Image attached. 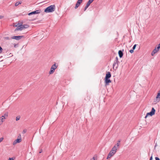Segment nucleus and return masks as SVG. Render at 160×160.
<instances>
[{"instance_id":"29","label":"nucleus","mask_w":160,"mask_h":160,"mask_svg":"<svg viewBox=\"0 0 160 160\" xmlns=\"http://www.w3.org/2000/svg\"><path fill=\"white\" fill-rule=\"evenodd\" d=\"M130 51V52L131 53H133V52H134V51H133V49L131 50H130V51Z\"/></svg>"},{"instance_id":"39","label":"nucleus","mask_w":160,"mask_h":160,"mask_svg":"<svg viewBox=\"0 0 160 160\" xmlns=\"http://www.w3.org/2000/svg\"><path fill=\"white\" fill-rule=\"evenodd\" d=\"M118 65H117V66L116 67V68H117L118 67Z\"/></svg>"},{"instance_id":"34","label":"nucleus","mask_w":160,"mask_h":160,"mask_svg":"<svg viewBox=\"0 0 160 160\" xmlns=\"http://www.w3.org/2000/svg\"><path fill=\"white\" fill-rule=\"evenodd\" d=\"M152 156H151L150 158V160H152Z\"/></svg>"},{"instance_id":"17","label":"nucleus","mask_w":160,"mask_h":160,"mask_svg":"<svg viewBox=\"0 0 160 160\" xmlns=\"http://www.w3.org/2000/svg\"><path fill=\"white\" fill-rule=\"evenodd\" d=\"M4 121V119L1 117H0V126L2 124Z\"/></svg>"},{"instance_id":"10","label":"nucleus","mask_w":160,"mask_h":160,"mask_svg":"<svg viewBox=\"0 0 160 160\" xmlns=\"http://www.w3.org/2000/svg\"><path fill=\"white\" fill-rule=\"evenodd\" d=\"M93 1L92 0H89L88 2L87 3L86 5L84 8V11H85L88 8V7L90 5L91 3H92Z\"/></svg>"},{"instance_id":"3","label":"nucleus","mask_w":160,"mask_h":160,"mask_svg":"<svg viewBox=\"0 0 160 160\" xmlns=\"http://www.w3.org/2000/svg\"><path fill=\"white\" fill-rule=\"evenodd\" d=\"M58 66L56 65L55 64L53 65L50 69V70L49 72V74H50L53 73L55 71V70L57 68Z\"/></svg>"},{"instance_id":"4","label":"nucleus","mask_w":160,"mask_h":160,"mask_svg":"<svg viewBox=\"0 0 160 160\" xmlns=\"http://www.w3.org/2000/svg\"><path fill=\"white\" fill-rule=\"evenodd\" d=\"M155 110L153 108H152L151 111L148 113L146 115L145 117V118H146L148 115H150L151 116H152L154 115L155 113Z\"/></svg>"},{"instance_id":"31","label":"nucleus","mask_w":160,"mask_h":160,"mask_svg":"<svg viewBox=\"0 0 160 160\" xmlns=\"http://www.w3.org/2000/svg\"><path fill=\"white\" fill-rule=\"evenodd\" d=\"M155 159L156 160H160L159 158L157 157H156Z\"/></svg>"},{"instance_id":"22","label":"nucleus","mask_w":160,"mask_h":160,"mask_svg":"<svg viewBox=\"0 0 160 160\" xmlns=\"http://www.w3.org/2000/svg\"><path fill=\"white\" fill-rule=\"evenodd\" d=\"M113 147L114 148H115V149H116L117 150L118 149V148H119V147H118V146H116V145H115Z\"/></svg>"},{"instance_id":"11","label":"nucleus","mask_w":160,"mask_h":160,"mask_svg":"<svg viewBox=\"0 0 160 160\" xmlns=\"http://www.w3.org/2000/svg\"><path fill=\"white\" fill-rule=\"evenodd\" d=\"M159 50H158L156 48H155V49L152 51L151 52V55L152 56H153L156 53H157Z\"/></svg>"},{"instance_id":"27","label":"nucleus","mask_w":160,"mask_h":160,"mask_svg":"<svg viewBox=\"0 0 160 160\" xmlns=\"http://www.w3.org/2000/svg\"><path fill=\"white\" fill-rule=\"evenodd\" d=\"M116 63L117 64L116 62L115 61L114 63H113V67H114L115 66Z\"/></svg>"},{"instance_id":"14","label":"nucleus","mask_w":160,"mask_h":160,"mask_svg":"<svg viewBox=\"0 0 160 160\" xmlns=\"http://www.w3.org/2000/svg\"><path fill=\"white\" fill-rule=\"evenodd\" d=\"M82 2L80 1L79 0H78L77 3L76 5V6L75 7V9L77 8L81 4V3H82Z\"/></svg>"},{"instance_id":"5","label":"nucleus","mask_w":160,"mask_h":160,"mask_svg":"<svg viewBox=\"0 0 160 160\" xmlns=\"http://www.w3.org/2000/svg\"><path fill=\"white\" fill-rule=\"evenodd\" d=\"M160 101V90L158 92L156 97V98L155 102L156 103L159 102Z\"/></svg>"},{"instance_id":"15","label":"nucleus","mask_w":160,"mask_h":160,"mask_svg":"<svg viewBox=\"0 0 160 160\" xmlns=\"http://www.w3.org/2000/svg\"><path fill=\"white\" fill-rule=\"evenodd\" d=\"M111 77V74L110 72H108L106 74L105 78H109Z\"/></svg>"},{"instance_id":"37","label":"nucleus","mask_w":160,"mask_h":160,"mask_svg":"<svg viewBox=\"0 0 160 160\" xmlns=\"http://www.w3.org/2000/svg\"><path fill=\"white\" fill-rule=\"evenodd\" d=\"M42 152V150H41V151L39 153H41Z\"/></svg>"},{"instance_id":"19","label":"nucleus","mask_w":160,"mask_h":160,"mask_svg":"<svg viewBox=\"0 0 160 160\" xmlns=\"http://www.w3.org/2000/svg\"><path fill=\"white\" fill-rule=\"evenodd\" d=\"M111 151H112L113 152H115V153H116V152L117 151V150L116 149H115V148H114L113 147L112 148V149Z\"/></svg>"},{"instance_id":"6","label":"nucleus","mask_w":160,"mask_h":160,"mask_svg":"<svg viewBox=\"0 0 160 160\" xmlns=\"http://www.w3.org/2000/svg\"><path fill=\"white\" fill-rule=\"evenodd\" d=\"M41 12V10H38L34 11L32 12L28 13V15L29 16L32 15V14H38L40 13Z\"/></svg>"},{"instance_id":"20","label":"nucleus","mask_w":160,"mask_h":160,"mask_svg":"<svg viewBox=\"0 0 160 160\" xmlns=\"http://www.w3.org/2000/svg\"><path fill=\"white\" fill-rule=\"evenodd\" d=\"M155 48L159 51L160 49V43L158 45V46L156 47Z\"/></svg>"},{"instance_id":"13","label":"nucleus","mask_w":160,"mask_h":160,"mask_svg":"<svg viewBox=\"0 0 160 160\" xmlns=\"http://www.w3.org/2000/svg\"><path fill=\"white\" fill-rule=\"evenodd\" d=\"M105 82L106 83V85H108V83H110L111 82V81L109 78H105Z\"/></svg>"},{"instance_id":"36","label":"nucleus","mask_w":160,"mask_h":160,"mask_svg":"<svg viewBox=\"0 0 160 160\" xmlns=\"http://www.w3.org/2000/svg\"><path fill=\"white\" fill-rule=\"evenodd\" d=\"M23 132L24 133H25L26 132V130H24Z\"/></svg>"},{"instance_id":"40","label":"nucleus","mask_w":160,"mask_h":160,"mask_svg":"<svg viewBox=\"0 0 160 160\" xmlns=\"http://www.w3.org/2000/svg\"><path fill=\"white\" fill-rule=\"evenodd\" d=\"M92 0V1H93L94 0Z\"/></svg>"},{"instance_id":"24","label":"nucleus","mask_w":160,"mask_h":160,"mask_svg":"<svg viewBox=\"0 0 160 160\" xmlns=\"http://www.w3.org/2000/svg\"><path fill=\"white\" fill-rule=\"evenodd\" d=\"M115 61L117 63V64H118V62H119L118 61V57H116V60Z\"/></svg>"},{"instance_id":"7","label":"nucleus","mask_w":160,"mask_h":160,"mask_svg":"<svg viewBox=\"0 0 160 160\" xmlns=\"http://www.w3.org/2000/svg\"><path fill=\"white\" fill-rule=\"evenodd\" d=\"M115 153H115L111 151L109 153L108 155V156L107 157V159H109L111 157L113 156Z\"/></svg>"},{"instance_id":"8","label":"nucleus","mask_w":160,"mask_h":160,"mask_svg":"<svg viewBox=\"0 0 160 160\" xmlns=\"http://www.w3.org/2000/svg\"><path fill=\"white\" fill-rule=\"evenodd\" d=\"M21 141V138H18L15 140L13 142V145H15L17 143H19Z\"/></svg>"},{"instance_id":"12","label":"nucleus","mask_w":160,"mask_h":160,"mask_svg":"<svg viewBox=\"0 0 160 160\" xmlns=\"http://www.w3.org/2000/svg\"><path fill=\"white\" fill-rule=\"evenodd\" d=\"M8 116V112H6L1 117L3 118L4 119H6Z\"/></svg>"},{"instance_id":"25","label":"nucleus","mask_w":160,"mask_h":160,"mask_svg":"<svg viewBox=\"0 0 160 160\" xmlns=\"http://www.w3.org/2000/svg\"><path fill=\"white\" fill-rule=\"evenodd\" d=\"M3 51V49L1 48V47L0 46V53H1Z\"/></svg>"},{"instance_id":"21","label":"nucleus","mask_w":160,"mask_h":160,"mask_svg":"<svg viewBox=\"0 0 160 160\" xmlns=\"http://www.w3.org/2000/svg\"><path fill=\"white\" fill-rule=\"evenodd\" d=\"M20 118V116H17L16 118V120L17 121L19 120Z\"/></svg>"},{"instance_id":"23","label":"nucleus","mask_w":160,"mask_h":160,"mask_svg":"<svg viewBox=\"0 0 160 160\" xmlns=\"http://www.w3.org/2000/svg\"><path fill=\"white\" fill-rule=\"evenodd\" d=\"M4 139V138L3 137H1L0 138V143L2 142Z\"/></svg>"},{"instance_id":"26","label":"nucleus","mask_w":160,"mask_h":160,"mask_svg":"<svg viewBox=\"0 0 160 160\" xmlns=\"http://www.w3.org/2000/svg\"><path fill=\"white\" fill-rule=\"evenodd\" d=\"M136 46H137V44H135V45L133 46V48H132V49H133V50H134V49H135Z\"/></svg>"},{"instance_id":"30","label":"nucleus","mask_w":160,"mask_h":160,"mask_svg":"<svg viewBox=\"0 0 160 160\" xmlns=\"http://www.w3.org/2000/svg\"><path fill=\"white\" fill-rule=\"evenodd\" d=\"M115 145L119 147V146L120 145V143H117Z\"/></svg>"},{"instance_id":"2","label":"nucleus","mask_w":160,"mask_h":160,"mask_svg":"<svg viewBox=\"0 0 160 160\" xmlns=\"http://www.w3.org/2000/svg\"><path fill=\"white\" fill-rule=\"evenodd\" d=\"M29 26L28 24H24L23 25H19L15 29V31L20 30L21 31L24 29L28 28Z\"/></svg>"},{"instance_id":"1","label":"nucleus","mask_w":160,"mask_h":160,"mask_svg":"<svg viewBox=\"0 0 160 160\" xmlns=\"http://www.w3.org/2000/svg\"><path fill=\"white\" fill-rule=\"evenodd\" d=\"M55 9V6L54 5H51L47 8L44 10V12L46 13L52 12H54Z\"/></svg>"},{"instance_id":"28","label":"nucleus","mask_w":160,"mask_h":160,"mask_svg":"<svg viewBox=\"0 0 160 160\" xmlns=\"http://www.w3.org/2000/svg\"><path fill=\"white\" fill-rule=\"evenodd\" d=\"M19 23H18V24L17 25H16L15 24H14L13 26L14 27H18V26H19Z\"/></svg>"},{"instance_id":"38","label":"nucleus","mask_w":160,"mask_h":160,"mask_svg":"<svg viewBox=\"0 0 160 160\" xmlns=\"http://www.w3.org/2000/svg\"><path fill=\"white\" fill-rule=\"evenodd\" d=\"M83 0H79L80 1H81V2H82Z\"/></svg>"},{"instance_id":"16","label":"nucleus","mask_w":160,"mask_h":160,"mask_svg":"<svg viewBox=\"0 0 160 160\" xmlns=\"http://www.w3.org/2000/svg\"><path fill=\"white\" fill-rule=\"evenodd\" d=\"M118 53L119 57L120 58H122V57L123 55L122 52L121 50H119L118 51Z\"/></svg>"},{"instance_id":"18","label":"nucleus","mask_w":160,"mask_h":160,"mask_svg":"<svg viewBox=\"0 0 160 160\" xmlns=\"http://www.w3.org/2000/svg\"><path fill=\"white\" fill-rule=\"evenodd\" d=\"M21 3H22V2L21 1L19 2H17L15 3V6H17L19 4H21Z\"/></svg>"},{"instance_id":"33","label":"nucleus","mask_w":160,"mask_h":160,"mask_svg":"<svg viewBox=\"0 0 160 160\" xmlns=\"http://www.w3.org/2000/svg\"><path fill=\"white\" fill-rule=\"evenodd\" d=\"M121 142V140H119L118 142L117 143H120V142Z\"/></svg>"},{"instance_id":"32","label":"nucleus","mask_w":160,"mask_h":160,"mask_svg":"<svg viewBox=\"0 0 160 160\" xmlns=\"http://www.w3.org/2000/svg\"><path fill=\"white\" fill-rule=\"evenodd\" d=\"M8 160H14L13 158H9Z\"/></svg>"},{"instance_id":"9","label":"nucleus","mask_w":160,"mask_h":160,"mask_svg":"<svg viewBox=\"0 0 160 160\" xmlns=\"http://www.w3.org/2000/svg\"><path fill=\"white\" fill-rule=\"evenodd\" d=\"M23 36H14L11 37V39H15L17 40H19L22 38Z\"/></svg>"},{"instance_id":"35","label":"nucleus","mask_w":160,"mask_h":160,"mask_svg":"<svg viewBox=\"0 0 160 160\" xmlns=\"http://www.w3.org/2000/svg\"><path fill=\"white\" fill-rule=\"evenodd\" d=\"M3 17L2 16H0V18H2Z\"/></svg>"}]
</instances>
